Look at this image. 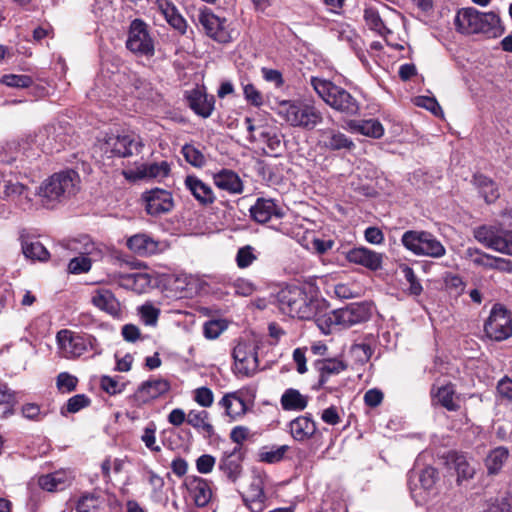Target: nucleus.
Wrapping results in <instances>:
<instances>
[{
    "instance_id": "1a4fd4ad",
    "label": "nucleus",
    "mask_w": 512,
    "mask_h": 512,
    "mask_svg": "<svg viewBox=\"0 0 512 512\" xmlns=\"http://www.w3.org/2000/svg\"><path fill=\"white\" fill-rule=\"evenodd\" d=\"M486 335L496 341H503L512 335V314L502 305L493 306L485 323Z\"/></svg>"
},
{
    "instance_id": "cd10ccee",
    "label": "nucleus",
    "mask_w": 512,
    "mask_h": 512,
    "mask_svg": "<svg viewBox=\"0 0 512 512\" xmlns=\"http://www.w3.org/2000/svg\"><path fill=\"white\" fill-rule=\"evenodd\" d=\"M186 188L192 193L199 203L203 205L212 204L215 195L212 188L195 176H187L185 179Z\"/></svg>"
},
{
    "instance_id": "2f4dec72",
    "label": "nucleus",
    "mask_w": 512,
    "mask_h": 512,
    "mask_svg": "<svg viewBox=\"0 0 512 512\" xmlns=\"http://www.w3.org/2000/svg\"><path fill=\"white\" fill-rule=\"evenodd\" d=\"M170 172V165L167 161L142 164L133 172L138 179L157 178L162 179Z\"/></svg>"
},
{
    "instance_id": "6e6552de",
    "label": "nucleus",
    "mask_w": 512,
    "mask_h": 512,
    "mask_svg": "<svg viewBox=\"0 0 512 512\" xmlns=\"http://www.w3.org/2000/svg\"><path fill=\"white\" fill-rule=\"evenodd\" d=\"M60 352L64 358L75 359L82 356L89 349L96 350V338L82 336L73 331L63 329L56 335Z\"/></svg>"
},
{
    "instance_id": "aec40b11",
    "label": "nucleus",
    "mask_w": 512,
    "mask_h": 512,
    "mask_svg": "<svg viewBox=\"0 0 512 512\" xmlns=\"http://www.w3.org/2000/svg\"><path fill=\"white\" fill-rule=\"evenodd\" d=\"M128 248L139 256H149L162 250L161 243L145 233L131 236L127 240Z\"/></svg>"
},
{
    "instance_id": "4468645a",
    "label": "nucleus",
    "mask_w": 512,
    "mask_h": 512,
    "mask_svg": "<svg viewBox=\"0 0 512 512\" xmlns=\"http://www.w3.org/2000/svg\"><path fill=\"white\" fill-rule=\"evenodd\" d=\"M171 388L167 379L152 377L137 388L133 394V400L138 406L145 405L166 394Z\"/></svg>"
},
{
    "instance_id": "2eb2a0df",
    "label": "nucleus",
    "mask_w": 512,
    "mask_h": 512,
    "mask_svg": "<svg viewBox=\"0 0 512 512\" xmlns=\"http://www.w3.org/2000/svg\"><path fill=\"white\" fill-rule=\"evenodd\" d=\"M370 317V309L364 303H352L346 307L332 311V320L343 328L365 322Z\"/></svg>"
},
{
    "instance_id": "a211bd4d",
    "label": "nucleus",
    "mask_w": 512,
    "mask_h": 512,
    "mask_svg": "<svg viewBox=\"0 0 512 512\" xmlns=\"http://www.w3.org/2000/svg\"><path fill=\"white\" fill-rule=\"evenodd\" d=\"M249 211L251 217L258 223H266L272 217L284 216L283 210L272 199L258 198Z\"/></svg>"
},
{
    "instance_id": "ddd939ff",
    "label": "nucleus",
    "mask_w": 512,
    "mask_h": 512,
    "mask_svg": "<svg viewBox=\"0 0 512 512\" xmlns=\"http://www.w3.org/2000/svg\"><path fill=\"white\" fill-rule=\"evenodd\" d=\"M141 141L134 135H108L101 149L110 156L129 157L140 152Z\"/></svg>"
},
{
    "instance_id": "f03ea898",
    "label": "nucleus",
    "mask_w": 512,
    "mask_h": 512,
    "mask_svg": "<svg viewBox=\"0 0 512 512\" xmlns=\"http://www.w3.org/2000/svg\"><path fill=\"white\" fill-rule=\"evenodd\" d=\"M80 177L72 169L54 173L38 188V196L46 208H53L57 203L74 195L79 190Z\"/></svg>"
},
{
    "instance_id": "c85d7f7f",
    "label": "nucleus",
    "mask_w": 512,
    "mask_h": 512,
    "mask_svg": "<svg viewBox=\"0 0 512 512\" xmlns=\"http://www.w3.org/2000/svg\"><path fill=\"white\" fill-rule=\"evenodd\" d=\"M350 131L370 138H381L384 135V127L377 119L350 120L347 123Z\"/></svg>"
},
{
    "instance_id": "49530a36",
    "label": "nucleus",
    "mask_w": 512,
    "mask_h": 512,
    "mask_svg": "<svg viewBox=\"0 0 512 512\" xmlns=\"http://www.w3.org/2000/svg\"><path fill=\"white\" fill-rule=\"evenodd\" d=\"M0 83L11 88H28L33 84V79L25 74H5L0 78Z\"/></svg>"
},
{
    "instance_id": "20e7f679",
    "label": "nucleus",
    "mask_w": 512,
    "mask_h": 512,
    "mask_svg": "<svg viewBox=\"0 0 512 512\" xmlns=\"http://www.w3.org/2000/svg\"><path fill=\"white\" fill-rule=\"evenodd\" d=\"M310 84L317 95L332 109L349 116L358 114V101L344 88L318 77H311Z\"/></svg>"
},
{
    "instance_id": "a18cd8bd",
    "label": "nucleus",
    "mask_w": 512,
    "mask_h": 512,
    "mask_svg": "<svg viewBox=\"0 0 512 512\" xmlns=\"http://www.w3.org/2000/svg\"><path fill=\"white\" fill-rule=\"evenodd\" d=\"M102 505V500L99 495L89 493L83 495L77 503V512H98Z\"/></svg>"
},
{
    "instance_id": "9d476101",
    "label": "nucleus",
    "mask_w": 512,
    "mask_h": 512,
    "mask_svg": "<svg viewBox=\"0 0 512 512\" xmlns=\"http://www.w3.org/2000/svg\"><path fill=\"white\" fill-rule=\"evenodd\" d=\"M474 237L487 248L512 256V232L480 226L474 230Z\"/></svg>"
},
{
    "instance_id": "72a5a7b5",
    "label": "nucleus",
    "mask_w": 512,
    "mask_h": 512,
    "mask_svg": "<svg viewBox=\"0 0 512 512\" xmlns=\"http://www.w3.org/2000/svg\"><path fill=\"white\" fill-rule=\"evenodd\" d=\"M219 404L232 420H236L246 413V403L236 392L226 394Z\"/></svg>"
},
{
    "instance_id": "6ab92c4d",
    "label": "nucleus",
    "mask_w": 512,
    "mask_h": 512,
    "mask_svg": "<svg viewBox=\"0 0 512 512\" xmlns=\"http://www.w3.org/2000/svg\"><path fill=\"white\" fill-rule=\"evenodd\" d=\"M318 133L319 143L329 150H352L355 147L354 142L338 130L326 128L319 130Z\"/></svg>"
},
{
    "instance_id": "052dcab7",
    "label": "nucleus",
    "mask_w": 512,
    "mask_h": 512,
    "mask_svg": "<svg viewBox=\"0 0 512 512\" xmlns=\"http://www.w3.org/2000/svg\"><path fill=\"white\" fill-rule=\"evenodd\" d=\"M364 19L369 28L374 31L381 32L384 27L378 12L373 8H366L364 10Z\"/></svg>"
},
{
    "instance_id": "37998d69",
    "label": "nucleus",
    "mask_w": 512,
    "mask_h": 512,
    "mask_svg": "<svg viewBox=\"0 0 512 512\" xmlns=\"http://www.w3.org/2000/svg\"><path fill=\"white\" fill-rule=\"evenodd\" d=\"M22 250L24 255L32 260L45 261L49 258V252L44 245L37 240L25 242L22 246Z\"/></svg>"
},
{
    "instance_id": "dca6fc26",
    "label": "nucleus",
    "mask_w": 512,
    "mask_h": 512,
    "mask_svg": "<svg viewBox=\"0 0 512 512\" xmlns=\"http://www.w3.org/2000/svg\"><path fill=\"white\" fill-rule=\"evenodd\" d=\"M142 200L145 203L147 213L151 216L167 213L174 205L171 193L160 188L146 191L142 195Z\"/></svg>"
},
{
    "instance_id": "774afa93",
    "label": "nucleus",
    "mask_w": 512,
    "mask_h": 512,
    "mask_svg": "<svg viewBox=\"0 0 512 512\" xmlns=\"http://www.w3.org/2000/svg\"><path fill=\"white\" fill-rule=\"evenodd\" d=\"M226 328L220 320H211L204 325V335L208 339H216Z\"/></svg>"
},
{
    "instance_id": "338daca9",
    "label": "nucleus",
    "mask_w": 512,
    "mask_h": 512,
    "mask_svg": "<svg viewBox=\"0 0 512 512\" xmlns=\"http://www.w3.org/2000/svg\"><path fill=\"white\" fill-rule=\"evenodd\" d=\"M351 353L357 361L365 363L370 359L372 355V349L369 344L358 343L351 347Z\"/></svg>"
},
{
    "instance_id": "f704fd0d",
    "label": "nucleus",
    "mask_w": 512,
    "mask_h": 512,
    "mask_svg": "<svg viewBox=\"0 0 512 512\" xmlns=\"http://www.w3.org/2000/svg\"><path fill=\"white\" fill-rule=\"evenodd\" d=\"M187 423L206 437L214 434V428L209 422V413L205 410H190L187 414Z\"/></svg>"
},
{
    "instance_id": "6e6d98bb",
    "label": "nucleus",
    "mask_w": 512,
    "mask_h": 512,
    "mask_svg": "<svg viewBox=\"0 0 512 512\" xmlns=\"http://www.w3.org/2000/svg\"><path fill=\"white\" fill-rule=\"evenodd\" d=\"M438 480V472L433 467H426L422 470L421 474L419 475V482L421 485V489L424 492L430 491L434 485L436 484V481Z\"/></svg>"
},
{
    "instance_id": "f8f14e48",
    "label": "nucleus",
    "mask_w": 512,
    "mask_h": 512,
    "mask_svg": "<svg viewBox=\"0 0 512 512\" xmlns=\"http://www.w3.org/2000/svg\"><path fill=\"white\" fill-rule=\"evenodd\" d=\"M198 22L205 33L219 43L232 41L234 31L230 28L225 18L215 15L211 10H201L198 15Z\"/></svg>"
},
{
    "instance_id": "473e14b6",
    "label": "nucleus",
    "mask_w": 512,
    "mask_h": 512,
    "mask_svg": "<svg viewBox=\"0 0 512 512\" xmlns=\"http://www.w3.org/2000/svg\"><path fill=\"white\" fill-rule=\"evenodd\" d=\"M308 396L300 393L299 390L289 388L281 396L280 403L285 411H303L308 405Z\"/></svg>"
},
{
    "instance_id": "e2e57ef3",
    "label": "nucleus",
    "mask_w": 512,
    "mask_h": 512,
    "mask_svg": "<svg viewBox=\"0 0 512 512\" xmlns=\"http://www.w3.org/2000/svg\"><path fill=\"white\" fill-rule=\"evenodd\" d=\"M194 400L202 407H210L214 401V395L211 389L200 387L194 391Z\"/></svg>"
},
{
    "instance_id": "bf43d9fd",
    "label": "nucleus",
    "mask_w": 512,
    "mask_h": 512,
    "mask_svg": "<svg viewBox=\"0 0 512 512\" xmlns=\"http://www.w3.org/2000/svg\"><path fill=\"white\" fill-rule=\"evenodd\" d=\"M234 293L239 296L248 297L255 291V285L244 278H238L231 283Z\"/></svg>"
},
{
    "instance_id": "a878e982",
    "label": "nucleus",
    "mask_w": 512,
    "mask_h": 512,
    "mask_svg": "<svg viewBox=\"0 0 512 512\" xmlns=\"http://www.w3.org/2000/svg\"><path fill=\"white\" fill-rule=\"evenodd\" d=\"M189 495L196 506H206L212 497V491L207 480L195 477L187 485Z\"/></svg>"
},
{
    "instance_id": "393cba45",
    "label": "nucleus",
    "mask_w": 512,
    "mask_h": 512,
    "mask_svg": "<svg viewBox=\"0 0 512 512\" xmlns=\"http://www.w3.org/2000/svg\"><path fill=\"white\" fill-rule=\"evenodd\" d=\"M214 184L221 190L231 194H240L243 192V182L232 170L223 169L213 176Z\"/></svg>"
},
{
    "instance_id": "79ce46f5",
    "label": "nucleus",
    "mask_w": 512,
    "mask_h": 512,
    "mask_svg": "<svg viewBox=\"0 0 512 512\" xmlns=\"http://www.w3.org/2000/svg\"><path fill=\"white\" fill-rule=\"evenodd\" d=\"M3 193L7 198L18 201L20 205L29 204L31 201L27 187L19 182H6L4 184Z\"/></svg>"
},
{
    "instance_id": "680f3d73",
    "label": "nucleus",
    "mask_w": 512,
    "mask_h": 512,
    "mask_svg": "<svg viewBox=\"0 0 512 512\" xmlns=\"http://www.w3.org/2000/svg\"><path fill=\"white\" fill-rule=\"evenodd\" d=\"M265 494L263 491L261 480H254L246 494L243 496L244 502H249L253 500H265Z\"/></svg>"
},
{
    "instance_id": "f257e3e1",
    "label": "nucleus",
    "mask_w": 512,
    "mask_h": 512,
    "mask_svg": "<svg viewBox=\"0 0 512 512\" xmlns=\"http://www.w3.org/2000/svg\"><path fill=\"white\" fill-rule=\"evenodd\" d=\"M454 23L462 34H483L488 38L500 37L505 30L496 13L480 12L472 7L460 9Z\"/></svg>"
},
{
    "instance_id": "39448f33",
    "label": "nucleus",
    "mask_w": 512,
    "mask_h": 512,
    "mask_svg": "<svg viewBox=\"0 0 512 512\" xmlns=\"http://www.w3.org/2000/svg\"><path fill=\"white\" fill-rule=\"evenodd\" d=\"M402 245L414 255L441 258L446 254L444 245L424 230H408L401 237Z\"/></svg>"
},
{
    "instance_id": "5fc2aeb1",
    "label": "nucleus",
    "mask_w": 512,
    "mask_h": 512,
    "mask_svg": "<svg viewBox=\"0 0 512 512\" xmlns=\"http://www.w3.org/2000/svg\"><path fill=\"white\" fill-rule=\"evenodd\" d=\"M254 251L250 245L241 247L236 254L237 266L241 269L249 267L257 259Z\"/></svg>"
},
{
    "instance_id": "7c9ffc66",
    "label": "nucleus",
    "mask_w": 512,
    "mask_h": 512,
    "mask_svg": "<svg viewBox=\"0 0 512 512\" xmlns=\"http://www.w3.org/2000/svg\"><path fill=\"white\" fill-rule=\"evenodd\" d=\"M509 455L508 448L504 446H498L490 450L484 460L488 475L499 474L507 462Z\"/></svg>"
},
{
    "instance_id": "423d86ee",
    "label": "nucleus",
    "mask_w": 512,
    "mask_h": 512,
    "mask_svg": "<svg viewBox=\"0 0 512 512\" xmlns=\"http://www.w3.org/2000/svg\"><path fill=\"white\" fill-rule=\"evenodd\" d=\"M279 309L283 314L293 318L309 319L313 315V304L298 287H286L277 294Z\"/></svg>"
},
{
    "instance_id": "69168bd1",
    "label": "nucleus",
    "mask_w": 512,
    "mask_h": 512,
    "mask_svg": "<svg viewBox=\"0 0 512 512\" xmlns=\"http://www.w3.org/2000/svg\"><path fill=\"white\" fill-rule=\"evenodd\" d=\"M156 428L154 424H150L144 429L143 435L141 436L145 446L153 452H159L160 446L156 445Z\"/></svg>"
},
{
    "instance_id": "e433bc0d",
    "label": "nucleus",
    "mask_w": 512,
    "mask_h": 512,
    "mask_svg": "<svg viewBox=\"0 0 512 512\" xmlns=\"http://www.w3.org/2000/svg\"><path fill=\"white\" fill-rule=\"evenodd\" d=\"M474 184L487 203H492L498 199L500 193L497 184L484 175H475Z\"/></svg>"
},
{
    "instance_id": "0e129e2a",
    "label": "nucleus",
    "mask_w": 512,
    "mask_h": 512,
    "mask_svg": "<svg viewBox=\"0 0 512 512\" xmlns=\"http://www.w3.org/2000/svg\"><path fill=\"white\" fill-rule=\"evenodd\" d=\"M90 404V399L84 395V394H77L73 397H71L68 401H67V411L70 412V413H76L78 411H80L81 409L89 406Z\"/></svg>"
},
{
    "instance_id": "4c0bfd02",
    "label": "nucleus",
    "mask_w": 512,
    "mask_h": 512,
    "mask_svg": "<svg viewBox=\"0 0 512 512\" xmlns=\"http://www.w3.org/2000/svg\"><path fill=\"white\" fill-rule=\"evenodd\" d=\"M450 459L453 462L454 469L457 473L458 483H461L464 480H470L474 477L475 467L465 455L452 453Z\"/></svg>"
},
{
    "instance_id": "b1692460",
    "label": "nucleus",
    "mask_w": 512,
    "mask_h": 512,
    "mask_svg": "<svg viewBox=\"0 0 512 512\" xmlns=\"http://www.w3.org/2000/svg\"><path fill=\"white\" fill-rule=\"evenodd\" d=\"M72 479L73 476L71 472L66 470H59L41 476L38 480V483L42 489L53 492L64 490L71 484Z\"/></svg>"
},
{
    "instance_id": "58836bf2",
    "label": "nucleus",
    "mask_w": 512,
    "mask_h": 512,
    "mask_svg": "<svg viewBox=\"0 0 512 512\" xmlns=\"http://www.w3.org/2000/svg\"><path fill=\"white\" fill-rule=\"evenodd\" d=\"M92 303L109 314H116L119 310V303L109 290H97L92 296Z\"/></svg>"
},
{
    "instance_id": "c9c22d12",
    "label": "nucleus",
    "mask_w": 512,
    "mask_h": 512,
    "mask_svg": "<svg viewBox=\"0 0 512 512\" xmlns=\"http://www.w3.org/2000/svg\"><path fill=\"white\" fill-rule=\"evenodd\" d=\"M241 462V453L239 450L235 449L232 453L223 457L220 463V469L230 480L236 481L242 470Z\"/></svg>"
},
{
    "instance_id": "5701e85b",
    "label": "nucleus",
    "mask_w": 512,
    "mask_h": 512,
    "mask_svg": "<svg viewBox=\"0 0 512 512\" xmlns=\"http://www.w3.org/2000/svg\"><path fill=\"white\" fill-rule=\"evenodd\" d=\"M115 281L127 289L136 293H143L151 285V276L143 272H134L116 275Z\"/></svg>"
},
{
    "instance_id": "13d9d810",
    "label": "nucleus",
    "mask_w": 512,
    "mask_h": 512,
    "mask_svg": "<svg viewBox=\"0 0 512 512\" xmlns=\"http://www.w3.org/2000/svg\"><path fill=\"white\" fill-rule=\"evenodd\" d=\"M289 450V446L282 445L269 451L260 453V460L267 463H276L283 459L285 453Z\"/></svg>"
},
{
    "instance_id": "bb28decb",
    "label": "nucleus",
    "mask_w": 512,
    "mask_h": 512,
    "mask_svg": "<svg viewBox=\"0 0 512 512\" xmlns=\"http://www.w3.org/2000/svg\"><path fill=\"white\" fill-rule=\"evenodd\" d=\"M157 9L174 29L184 34L187 23L170 0H156Z\"/></svg>"
},
{
    "instance_id": "de8ad7c7",
    "label": "nucleus",
    "mask_w": 512,
    "mask_h": 512,
    "mask_svg": "<svg viewBox=\"0 0 512 512\" xmlns=\"http://www.w3.org/2000/svg\"><path fill=\"white\" fill-rule=\"evenodd\" d=\"M466 260L470 261L476 266L488 268L491 266V255L486 254L476 248H467L463 256Z\"/></svg>"
},
{
    "instance_id": "09e8293b",
    "label": "nucleus",
    "mask_w": 512,
    "mask_h": 512,
    "mask_svg": "<svg viewBox=\"0 0 512 512\" xmlns=\"http://www.w3.org/2000/svg\"><path fill=\"white\" fill-rule=\"evenodd\" d=\"M242 89L244 98L250 105L261 107L264 104V96L255 85L242 82Z\"/></svg>"
},
{
    "instance_id": "603ef678",
    "label": "nucleus",
    "mask_w": 512,
    "mask_h": 512,
    "mask_svg": "<svg viewBox=\"0 0 512 512\" xmlns=\"http://www.w3.org/2000/svg\"><path fill=\"white\" fill-rule=\"evenodd\" d=\"M101 388L109 395L120 394L125 390L126 384L119 381L118 377L102 376L100 380Z\"/></svg>"
},
{
    "instance_id": "a19ab883",
    "label": "nucleus",
    "mask_w": 512,
    "mask_h": 512,
    "mask_svg": "<svg viewBox=\"0 0 512 512\" xmlns=\"http://www.w3.org/2000/svg\"><path fill=\"white\" fill-rule=\"evenodd\" d=\"M431 394L437 403L447 410L456 411L459 408V405L454 401L455 390L452 385L439 387L436 392L432 389Z\"/></svg>"
},
{
    "instance_id": "3c124183",
    "label": "nucleus",
    "mask_w": 512,
    "mask_h": 512,
    "mask_svg": "<svg viewBox=\"0 0 512 512\" xmlns=\"http://www.w3.org/2000/svg\"><path fill=\"white\" fill-rule=\"evenodd\" d=\"M139 315L143 323L147 326H155L158 322L160 309L150 303H146L139 307Z\"/></svg>"
},
{
    "instance_id": "f3484780",
    "label": "nucleus",
    "mask_w": 512,
    "mask_h": 512,
    "mask_svg": "<svg viewBox=\"0 0 512 512\" xmlns=\"http://www.w3.org/2000/svg\"><path fill=\"white\" fill-rule=\"evenodd\" d=\"M189 107L199 116L208 118L215 105L214 96H208L202 88H195L187 93Z\"/></svg>"
},
{
    "instance_id": "4be33fe9",
    "label": "nucleus",
    "mask_w": 512,
    "mask_h": 512,
    "mask_svg": "<svg viewBox=\"0 0 512 512\" xmlns=\"http://www.w3.org/2000/svg\"><path fill=\"white\" fill-rule=\"evenodd\" d=\"M289 431L294 440L304 442L314 436L317 431V426L311 417L302 415L296 417L289 423Z\"/></svg>"
},
{
    "instance_id": "c03bdc74",
    "label": "nucleus",
    "mask_w": 512,
    "mask_h": 512,
    "mask_svg": "<svg viewBox=\"0 0 512 512\" xmlns=\"http://www.w3.org/2000/svg\"><path fill=\"white\" fill-rule=\"evenodd\" d=\"M92 250L88 246L80 256L70 260L68 264V271L72 274L86 273L91 269V259L86 255L91 254Z\"/></svg>"
},
{
    "instance_id": "9b49d317",
    "label": "nucleus",
    "mask_w": 512,
    "mask_h": 512,
    "mask_svg": "<svg viewBox=\"0 0 512 512\" xmlns=\"http://www.w3.org/2000/svg\"><path fill=\"white\" fill-rule=\"evenodd\" d=\"M126 47L138 56L151 57L154 55V41L149 35L147 26L143 21L139 19L132 21Z\"/></svg>"
},
{
    "instance_id": "412c9836",
    "label": "nucleus",
    "mask_w": 512,
    "mask_h": 512,
    "mask_svg": "<svg viewBox=\"0 0 512 512\" xmlns=\"http://www.w3.org/2000/svg\"><path fill=\"white\" fill-rule=\"evenodd\" d=\"M347 260L350 263L362 265L371 270H377L382 265V254L364 247L351 249L347 253Z\"/></svg>"
},
{
    "instance_id": "864d4df0",
    "label": "nucleus",
    "mask_w": 512,
    "mask_h": 512,
    "mask_svg": "<svg viewBox=\"0 0 512 512\" xmlns=\"http://www.w3.org/2000/svg\"><path fill=\"white\" fill-rule=\"evenodd\" d=\"M400 271L404 277V279L409 283V292L412 295L418 296L421 294L423 288L420 282L418 281L413 269L408 265H401Z\"/></svg>"
},
{
    "instance_id": "4d7b16f0",
    "label": "nucleus",
    "mask_w": 512,
    "mask_h": 512,
    "mask_svg": "<svg viewBox=\"0 0 512 512\" xmlns=\"http://www.w3.org/2000/svg\"><path fill=\"white\" fill-rule=\"evenodd\" d=\"M77 383H78V379L75 376H73L67 372H62L57 376L56 384H57V388L61 392H64V393L72 392L73 390L76 389Z\"/></svg>"
},
{
    "instance_id": "0eeeda50",
    "label": "nucleus",
    "mask_w": 512,
    "mask_h": 512,
    "mask_svg": "<svg viewBox=\"0 0 512 512\" xmlns=\"http://www.w3.org/2000/svg\"><path fill=\"white\" fill-rule=\"evenodd\" d=\"M259 340L255 336L241 339L233 349L235 371L241 376L253 375L259 366L257 349Z\"/></svg>"
},
{
    "instance_id": "ea45409f",
    "label": "nucleus",
    "mask_w": 512,
    "mask_h": 512,
    "mask_svg": "<svg viewBox=\"0 0 512 512\" xmlns=\"http://www.w3.org/2000/svg\"><path fill=\"white\" fill-rule=\"evenodd\" d=\"M347 368L346 363L340 359H325L318 363V370L320 372V384L323 385L327 379L332 375H338L345 371Z\"/></svg>"
},
{
    "instance_id": "8fccbe9b",
    "label": "nucleus",
    "mask_w": 512,
    "mask_h": 512,
    "mask_svg": "<svg viewBox=\"0 0 512 512\" xmlns=\"http://www.w3.org/2000/svg\"><path fill=\"white\" fill-rule=\"evenodd\" d=\"M182 154L185 160L194 167H203L206 163L205 156L196 147L186 144L182 147Z\"/></svg>"
},
{
    "instance_id": "7ed1b4c3",
    "label": "nucleus",
    "mask_w": 512,
    "mask_h": 512,
    "mask_svg": "<svg viewBox=\"0 0 512 512\" xmlns=\"http://www.w3.org/2000/svg\"><path fill=\"white\" fill-rule=\"evenodd\" d=\"M277 115L292 127L313 130L323 122L322 112L312 103L299 100L279 101Z\"/></svg>"
},
{
    "instance_id": "c756f323",
    "label": "nucleus",
    "mask_w": 512,
    "mask_h": 512,
    "mask_svg": "<svg viewBox=\"0 0 512 512\" xmlns=\"http://www.w3.org/2000/svg\"><path fill=\"white\" fill-rule=\"evenodd\" d=\"M258 141L265 144L267 154L277 156L284 148L283 135L274 128H262L259 132Z\"/></svg>"
}]
</instances>
